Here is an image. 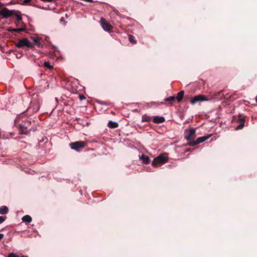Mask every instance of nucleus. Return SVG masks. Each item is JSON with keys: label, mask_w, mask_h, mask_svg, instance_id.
<instances>
[{"label": "nucleus", "mask_w": 257, "mask_h": 257, "mask_svg": "<svg viewBox=\"0 0 257 257\" xmlns=\"http://www.w3.org/2000/svg\"><path fill=\"white\" fill-rule=\"evenodd\" d=\"M108 126L112 128H116L118 126L117 122L112 121H109L108 123Z\"/></svg>", "instance_id": "14"}, {"label": "nucleus", "mask_w": 257, "mask_h": 257, "mask_svg": "<svg viewBox=\"0 0 257 257\" xmlns=\"http://www.w3.org/2000/svg\"><path fill=\"white\" fill-rule=\"evenodd\" d=\"M16 13H17V11L15 10H10L8 8H4L1 11L0 14L4 18L7 19L14 16Z\"/></svg>", "instance_id": "3"}, {"label": "nucleus", "mask_w": 257, "mask_h": 257, "mask_svg": "<svg viewBox=\"0 0 257 257\" xmlns=\"http://www.w3.org/2000/svg\"><path fill=\"white\" fill-rule=\"evenodd\" d=\"M244 126V123H240L236 127V130H240Z\"/></svg>", "instance_id": "25"}, {"label": "nucleus", "mask_w": 257, "mask_h": 257, "mask_svg": "<svg viewBox=\"0 0 257 257\" xmlns=\"http://www.w3.org/2000/svg\"><path fill=\"white\" fill-rule=\"evenodd\" d=\"M210 136H203L197 138L196 141H191L188 143L190 146H194L196 145L199 144L201 143L204 142L210 138Z\"/></svg>", "instance_id": "7"}, {"label": "nucleus", "mask_w": 257, "mask_h": 257, "mask_svg": "<svg viewBox=\"0 0 257 257\" xmlns=\"http://www.w3.org/2000/svg\"><path fill=\"white\" fill-rule=\"evenodd\" d=\"M165 117L163 116H155L153 118V122L156 123H161L164 122Z\"/></svg>", "instance_id": "10"}, {"label": "nucleus", "mask_w": 257, "mask_h": 257, "mask_svg": "<svg viewBox=\"0 0 257 257\" xmlns=\"http://www.w3.org/2000/svg\"><path fill=\"white\" fill-rule=\"evenodd\" d=\"M151 120V117L146 114H144L142 116V122H149Z\"/></svg>", "instance_id": "17"}, {"label": "nucleus", "mask_w": 257, "mask_h": 257, "mask_svg": "<svg viewBox=\"0 0 257 257\" xmlns=\"http://www.w3.org/2000/svg\"><path fill=\"white\" fill-rule=\"evenodd\" d=\"M85 146V143L82 141L75 142L70 144L71 149L77 152L83 149Z\"/></svg>", "instance_id": "4"}, {"label": "nucleus", "mask_w": 257, "mask_h": 257, "mask_svg": "<svg viewBox=\"0 0 257 257\" xmlns=\"http://www.w3.org/2000/svg\"><path fill=\"white\" fill-rule=\"evenodd\" d=\"M22 219L23 222L27 223H30L32 220L31 217L28 215L24 216Z\"/></svg>", "instance_id": "13"}, {"label": "nucleus", "mask_w": 257, "mask_h": 257, "mask_svg": "<svg viewBox=\"0 0 257 257\" xmlns=\"http://www.w3.org/2000/svg\"><path fill=\"white\" fill-rule=\"evenodd\" d=\"M8 212V208L6 206H2L0 207V214H5L7 213Z\"/></svg>", "instance_id": "16"}, {"label": "nucleus", "mask_w": 257, "mask_h": 257, "mask_svg": "<svg viewBox=\"0 0 257 257\" xmlns=\"http://www.w3.org/2000/svg\"><path fill=\"white\" fill-rule=\"evenodd\" d=\"M168 158L165 155H161L155 158L152 162L154 166H156L159 164L165 163L167 161Z\"/></svg>", "instance_id": "5"}, {"label": "nucleus", "mask_w": 257, "mask_h": 257, "mask_svg": "<svg viewBox=\"0 0 257 257\" xmlns=\"http://www.w3.org/2000/svg\"><path fill=\"white\" fill-rule=\"evenodd\" d=\"M175 99H176L175 97H174V96H170V97L166 98L165 99V101L170 102L171 103H172L173 102L175 101Z\"/></svg>", "instance_id": "18"}, {"label": "nucleus", "mask_w": 257, "mask_h": 257, "mask_svg": "<svg viewBox=\"0 0 257 257\" xmlns=\"http://www.w3.org/2000/svg\"><path fill=\"white\" fill-rule=\"evenodd\" d=\"M21 257H28L27 256H25V255H22Z\"/></svg>", "instance_id": "31"}, {"label": "nucleus", "mask_w": 257, "mask_h": 257, "mask_svg": "<svg viewBox=\"0 0 257 257\" xmlns=\"http://www.w3.org/2000/svg\"><path fill=\"white\" fill-rule=\"evenodd\" d=\"M207 100H208V99L205 96L202 95H197L191 99L190 103L192 105H194L197 102Z\"/></svg>", "instance_id": "6"}, {"label": "nucleus", "mask_w": 257, "mask_h": 257, "mask_svg": "<svg viewBox=\"0 0 257 257\" xmlns=\"http://www.w3.org/2000/svg\"><path fill=\"white\" fill-rule=\"evenodd\" d=\"M140 159L145 164H148L150 162L149 157L144 154H142L140 157Z\"/></svg>", "instance_id": "11"}, {"label": "nucleus", "mask_w": 257, "mask_h": 257, "mask_svg": "<svg viewBox=\"0 0 257 257\" xmlns=\"http://www.w3.org/2000/svg\"><path fill=\"white\" fill-rule=\"evenodd\" d=\"M184 91L183 90H182L178 93L176 98L178 102H180L182 100L184 96Z\"/></svg>", "instance_id": "12"}, {"label": "nucleus", "mask_w": 257, "mask_h": 257, "mask_svg": "<svg viewBox=\"0 0 257 257\" xmlns=\"http://www.w3.org/2000/svg\"><path fill=\"white\" fill-rule=\"evenodd\" d=\"M20 12L17 11V13H16V14H14V16L16 17L17 20L18 21H21L22 20V18L20 15Z\"/></svg>", "instance_id": "20"}, {"label": "nucleus", "mask_w": 257, "mask_h": 257, "mask_svg": "<svg viewBox=\"0 0 257 257\" xmlns=\"http://www.w3.org/2000/svg\"><path fill=\"white\" fill-rule=\"evenodd\" d=\"M31 1V0H24L23 1V3H22V5H27L29 3H30Z\"/></svg>", "instance_id": "26"}, {"label": "nucleus", "mask_w": 257, "mask_h": 257, "mask_svg": "<svg viewBox=\"0 0 257 257\" xmlns=\"http://www.w3.org/2000/svg\"><path fill=\"white\" fill-rule=\"evenodd\" d=\"M255 101L257 102V96H256Z\"/></svg>", "instance_id": "32"}, {"label": "nucleus", "mask_w": 257, "mask_h": 257, "mask_svg": "<svg viewBox=\"0 0 257 257\" xmlns=\"http://www.w3.org/2000/svg\"><path fill=\"white\" fill-rule=\"evenodd\" d=\"M63 18H62V19H61V21H63Z\"/></svg>", "instance_id": "33"}, {"label": "nucleus", "mask_w": 257, "mask_h": 257, "mask_svg": "<svg viewBox=\"0 0 257 257\" xmlns=\"http://www.w3.org/2000/svg\"><path fill=\"white\" fill-rule=\"evenodd\" d=\"M40 108V105L39 103L37 102H31L30 103V106L29 107L28 109H32L34 112H37Z\"/></svg>", "instance_id": "9"}, {"label": "nucleus", "mask_w": 257, "mask_h": 257, "mask_svg": "<svg viewBox=\"0 0 257 257\" xmlns=\"http://www.w3.org/2000/svg\"><path fill=\"white\" fill-rule=\"evenodd\" d=\"M134 37L133 36H132V35L129 36V40L131 43H136V41H135L134 40Z\"/></svg>", "instance_id": "23"}, {"label": "nucleus", "mask_w": 257, "mask_h": 257, "mask_svg": "<svg viewBox=\"0 0 257 257\" xmlns=\"http://www.w3.org/2000/svg\"><path fill=\"white\" fill-rule=\"evenodd\" d=\"M20 132L22 134H27L28 133L27 127L22 124L20 125Z\"/></svg>", "instance_id": "15"}, {"label": "nucleus", "mask_w": 257, "mask_h": 257, "mask_svg": "<svg viewBox=\"0 0 257 257\" xmlns=\"http://www.w3.org/2000/svg\"><path fill=\"white\" fill-rule=\"evenodd\" d=\"M80 99L81 100H82L83 99H85V97L84 96H83V95H80Z\"/></svg>", "instance_id": "28"}, {"label": "nucleus", "mask_w": 257, "mask_h": 257, "mask_svg": "<svg viewBox=\"0 0 257 257\" xmlns=\"http://www.w3.org/2000/svg\"><path fill=\"white\" fill-rule=\"evenodd\" d=\"M7 257H19V256L15 253H11Z\"/></svg>", "instance_id": "24"}, {"label": "nucleus", "mask_w": 257, "mask_h": 257, "mask_svg": "<svg viewBox=\"0 0 257 257\" xmlns=\"http://www.w3.org/2000/svg\"><path fill=\"white\" fill-rule=\"evenodd\" d=\"M6 220V217L4 216H0V224L4 222Z\"/></svg>", "instance_id": "27"}, {"label": "nucleus", "mask_w": 257, "mask_h": 257, "mask_svg": "<svg viewBox=\"0 0 257 257\" xmlns=\"http://www.w3.org/2000/svg\"><path fill=\"white\" fill-rule=\"evenodd\" d=\"M184 137L187 141H193L196 137V131L195 128H190L184 131Z\"/></svg>", "instance_id": "2"}, {"label": "nucleus", "mask_w": 257, "mask_h": 257, "mask_svg": "<svg viewBox=\"0 0 257 257\" xmlns=\"http://www.w3.org/2000/svg\"><path fill=\"white\" fill-rule=\"evenodd\" d=\"M3 6V4L0 2V7H1Z\"/></svg>", "instance_id": "30"}, {"label": "nucleus", "mask_w": 257, "mask_h": 257, "mask_svg": "<svg viewBox=\"0 0 257 257\" xmlns=\"http://www.w3.org/2000/svg\"><path fill=\"white\" fill-rule=\"evenodd\" d=\"M44 65L45 66V67L48 68L49 69H52L53 68V66L51 65L50 62H45L44 63Z\"/></svg>", "instance_id": "21"}, {"label": "nucleus", "mask_w": 257, "mask_h": 257, "mask_svg": "<svg viewBox=\"0 0 257 257\" xmlns=\"http://www.w3.org/2000/svg\"><path fill=\"white\" fill-rule=\"evenodd\" d=\"M100 23L103 29L105 31H109L112 28V26L111 25L107 24L106 22L105 19L102 17L100 19Z\"/></svg>", "instance_id": "8"}, {"label": "nucleus", "mask_w": 257, "mask_h": 257, "mask_svg": "<svg viewBox=\"0 0 257 257\" xmlns=\"http://www.w3.org/2000/svg\"><path fill=\"white\" fill-rule=\"evenodd\" d=\"M34 44L30 42L27 39L24 38L20 39L16 43V46L17 48H24L25 47L27 48H32Z\"/></svg>", "instance_id": "1"}, {"label": "nucleus", "mask_w": 257, "mask_h": 257, "mask_svg": "<svg viewBox=\"0 0 257 257\" xmlns=\"http://www.w3.org/2000/svg\"><path fill=\"white\" fill-rule=\"evenodd\" d=\"M25 30V28H18V29H12L9 30V31L10 32H16L18 33H19V32L24 31Z\"/></svg>", "instance_id": "19"}, {"label": "nucleus", "mask_w": 257, "mask_h": 257, "mask_svg": "<svg viewBox=\"0 0 257 257\" xmlns=\"http://www.w3.org/2000/svg\"><path fill=\"white\" fill-rule=\"evenodd\" d=\"M33 41L34 42V44L37 45L39 47H41V45L39 41L37 38H33Z\"/></svg>", "instance_id": "22"}, {"label": "nucleus", "mask_w": 257, "mask_h": 257, "mask_svg": "<svg viewBox=\"0 0 257 257\" xmlns=\"http://www.w3.org/2000/svg\"><path fill=\"white\" fill-rule=\"evenodd\" d=\"M4 234L2 233H0V240L3 238Z\"/></svg>", "instance_id": "29"}]
</instances>
